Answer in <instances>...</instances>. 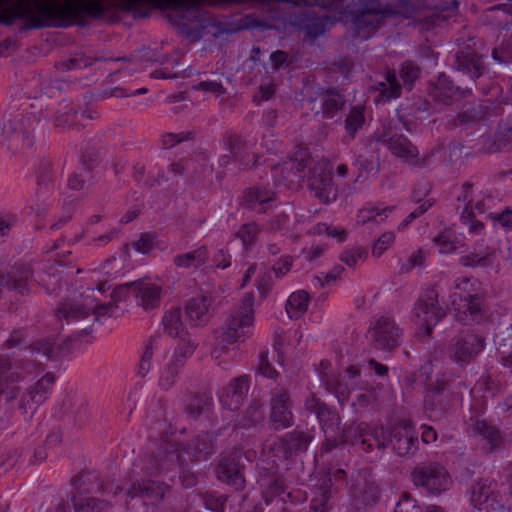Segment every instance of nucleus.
Instances as JSON below:
<instances>
[{"label":"nucleus","instance_id":"obj_1","mask_svg":"<svg viewBox=\"0 0 512 512\" xmlns=\"http://www.w3.org/2000/svg\"><path fill=\"white\" fill-rule=\"evenodd\" d=\"M390 431L383 426L371 427L362 422L339 430L336 435L335 447L340 444L350 443L352 446L364 452H371L375 447L383 452L389 446Z\"/></svg>","mask_w":512,"mask_h":512},{"label":"nucleus","instance_id":"obj_2","mask_svg":"<svg viewBox=\"0 0 512 512\" xmlns=\"http://www.w3.org/2000/svg\"><path fill=\"white\" fill-rule=\"evenodd\" d=\"M254 296L246 293L241 305L234 309L226 318L221 332V342L234 344L245 341L253 333L254 327Z\"/></svg>","mask_w":512,"mask_h":512},{"label":"nucleus","instance_id":"obj_3","mask_svg":"<svg viewBox=\"0 0 512 512\" xmlns=\"http://www.w3.org/2000/svg\"><path fill=\"white\" fill-rule=\"evenodd\" d=\"M185 459L180 447L173 443H162L144 461L142 471L147 476H165L174 480L178 472L182 470Z\"/></svg>","mask_w":512,"mask_h":512},{"label":"nucleus","instance_id":"obj_4","mask_svg":"<svg viewBox=\"0 0 512 512\" xmlns=\"http://www.w3.org/2000/svg\"><path fill=\"white\" fill-rule=\"evenodd\" d=\"M392 10L379 0L362 2L359 8L349 13L354 35L360 39L371 37Z\"/></svg>","mask_w":512,"mask_h":512},{"label":"nucleus","instance_id":"obj_5","mask_svg":"<svg viewBox=\"0 0 512 512\" xmlns=\"http://www.w3.org/2000/svg\"><path fill=\"white\" fill-rule=\"evenodd\" d=\"M451 297L460 320L476 321L481 317L482 305L476 282L466 277L457 279Z\"/></svg>","mask_w":512,"mask_h":512},{"label":"nucleus","instance_id":"obj_6","mask_svg":"<svg viewBox=\"0 0 512 512\" xmlns=\"http://www.w3.org/2000/svg\"><path fill=\"white\" fill-rule=\"evenodd\" d=\"M415 486L432 495H440L449 486V474L439 462H423L415 466L411 472Z\"/></svg>","mask_w":512,"mask_h":512},{"label":"nucleus","instance_id":"obj_7","mask_svg":"<svg viewBox=\"0 0 512 512\" xmlns=\"http://www.w3.org/2000/svg\"><path fill=\"white\" fill-rule=\"evenodd\" d=\"M307 187L312 196L323 204H330L336 200L338 190L334 185L331 168L327 161L319 160L310 166Z\"/></svg>","mask_w":512,"mask_h":512},{"label":"nucleus","instance_id":"obj_8","mask_svg":"<svg viewBox=\"0 0 512 512\" xmlns=\"http://www.w3.org/2000/svg\"><path fill=\"white\" fill-rule=\"evenodd\" d=\"M162 292V286L159 284L140 280L119 286L113 291L112 296L116 300H120L123 295L131 294L137 306L145 311H151L160 306Z\"/></svg>","mask_w":512,"mask_h":512},{"label":"nucleus","instance_id":"obj_9","mask_svg":"<svg viewBox=\"0 0 512 512\" xmlns=\"http://www.w3.org/2000/svg\"><path fill=\"white\" fill-rule=\"evenodd\" d=\"M402 335V328L390 315H382L372 321L368 330L373 346L383 351L396 349L401 344Z\"/></svg>","mask_w":512,"mask_h":512},{"label":"nucleus","instance_id":"obj_10","mask_svg":"<svg viewBox=\"0 0 512 512\" xmlns=\"http://www.w3.org/2000/svg\"><path fill=\"white\" fill-rule=\"evenodd\" d=\"M242 458V451L234 448L230 452L222 455L215 465L217 479L230 486L235 491H242L246 486L244 476L245 465Z\"/></svg>","mask_w":512,"mask_h":512},{"label":"nucleus","instance_id":"obj_11","mask_svg":"<svg viewBox=\"0 0 512 512\" xmlns=\"http://www.w3.org/2000/svg\"><path fill=\"white\" fill-rule=\"evenodd\" d=\"M85 303L67 302L61 304L56 310L59 321L65 320L67 324L75 323L86 319L91 313L99 316L111 315L114 305L111 303L98 304L90 294L84 296Z\"/></svg>","mask_w":512,"mask_h":512},{"label":"nucleus","instance_id":"obj_12","mask_svg":"<svg viewBox=\"0 0 512 512\" xmlns=\"http://www.w3.org/2000/svg\"><path fill=\"white\" fill-rule=\"evenodd\" d=\"M415 321L424 329V335L429 336L435 326L444 316L445 311L438 301V292L435 288L424 290L414 308Z\"/></svg>","mask_w":512,"mask_h":512},{"label":"nucleus","instance_id":"obj_13","mask_svg":"<svg viewBox=\"0 0 512 512\" xmlns=\"http://www.w3.org/2000/svg\"><path fill=\"white\" fill-rule=\"evenodd\" d=\"M305 409L311 413H315L325 434L323 449L326 452H330L335 448V441H337L336 435L340 430L339 416L314 395H311L305 400Z\"/></svg>","mask_w":512,"mask_h":512},{"label":"nucleus","instance_id":"obj_14","mask_svg":"<svg viewBox=\"0 0 512 512\" xmlns=\"http://www.w3.org/2000/svg\"><path fill=\"white\" fill-rule=\"evenodd\" d=\"M351 505L359 512H365L380 499V489L376 481L365 473L359 472L349 488Z\"/></svg>","mask_w":512,"mask_h":512},{"label":"nucleus","instance_id":"obj_15","mask_svg":"<svg viewBox=\"0 0 512 512\" xmlns=\"http://www.w3.org/2000/svg\"><path fill=\"white\" fill-rule=\"evenodd\" d=\"M74 492L72 496H88L97 493H112L116 496L122 491L119 485L114 484L95 470L82 471L72 479Z\"/></svg>","mask_w":512,"mask_h":512},{"label":"nucleus","instance_id":"obj_16","mask_svg":"<svg viewBox=\"0 0 512 512\" xmlns=\"http://www.w3.org/2000/svg\"><path fill=\"white\" fill-rule=\"evenodd\" d=\"M471 503L479 509L490 511L502 510L505 506L497 482L491 478H481L471 488Z\"/></svg>","mask_w":512,"mask_h":512},{"label":"nucleus","instance_id":"obj_17","mask_svg":"<svg viewBox=\"0 0 512 512\" xmlns=\"http://www.w3.org/2000/svg\"><path fill=\"white\" fill-rule=\"evenodd\" d=\"M311 161V156L305 149L296 150L289 159L273 167L276 182L285 186L300 182L303 179L302 172Z\"/></svg>","mask_w":512,"mask_h":512},{"label":"nucleus","instance_id":"obj_18","mask_svg":"<svg viewBox=\"0 0 512 512\" xmlns=\"http://www.w3.org/2000/svg\"><path fill=\"white\" fill-rule=\"evenodd\" d=\"M35 123L34 117H24L17 114L6 120L1 127L3 142L8 141V148L18 146L30 147L33 143L31 131Z\"/></svg>","mask_w":512,"mask_h":512},{"label":"nucleus","instance_id":"obj_19","mask_svg":"<svg viewBox=\"0 0 512 512\" xmlns=\"http://www.w3.org/2000/svg\"><path fill=\"white\" fill-rule=\"evenodd\" d=\"M485 346V340L477 333L462 332L453 339L449 349V357L460 365L471 362Z\"/></svg>","mask_w":512,"mask_h":512},{"label":"nucleus","instance_id":"obj_20","mask_svg":"<svg viewBox=\"0 0 512 512\" xmlns=\"http://www.w3.org/2000/svg\"><path fill=\"white\" fill-rule=\"evenodd\" d=\"M507 256L500 249L490 245L486 240L477 241L472 250L460 257V264L464 267H488L500 265V260L506 261Z\"/></svg>","mask_w":512,"mask_h":512},{"label":"nucleus","instance_id":"obj_21","mask_svg":"<svg viewBox=\"0 0 512 512\" xmlns=\"http://www.w3.org/2000/svg\"><path fill=\"white\" fill-rule=\"evenodd\" d=\"M170 491L168 485L164 482L151 479H142L135 481L127 492L130 502L137 500L143 505L158 504Z\"/></svg>","mask_w":512,"mask_h":512},{"label":"nucleus","instance_id":"obj_22","mask_svg":"<svg viewBox=\"0 0 512 512\" xmlns=\"http://www.w3.org/2000/svg\"><path fill=\"white\" fill-rule=\"evenodd\" d=\"M389 445L396 452L397 455L413 456L418 450V437L414 435L410 421L403 420L400 427H394L390 430Z\"/></svg>","mask_w":512,"mask_h":512},{"label":"nucleus","instance_id":"obj_23","mask_svg":"<svg viewBox=\"0 0 512 512\" xmlns=\"http://www.w3.org/2000/svg\"><path fill=\"white\" fill-rule=\"evenodd\" d=\"M457 200L464 203L462 212L483 213L489 208L488 202L492 200V197L481 185L465 182L457 196Z\"/></svg>","mask_w":512,"mask_h":512},{"label":"nucleus","instance_id":"obj_24","mask_svg":"<svg viewBox=\"0 0 512 512\" xmlns=\"http://www.w3.org/2000/svg\"><path fill=\"white\" fill-rule=\"evenodd\" d=\"M377 141L385 142L388 149L396 157L406 161H414L418 156V149L405 136L393 133L392 127H384L382 132L375 134Z\"/></svg>","mask_w":512,"mask_h":512},{"label":"nucleus","instance_id":"obj_25","mask_svg":"<svg viewBox=\"0 0 512 512\" xmlns=\"http://www.w3.org/2000/svg\"><path fill=\"white\" fill-rule=\"evenodd\" d=\"M311 440L312 436L309 433L295 429L278 438L274 443V449L277 451V456L286 460L293 454L305 452Z\"/></svg>","mask_w":512,"mask_h":512},{"label":"nucleus","instance_id":"obj_26","mask_svg":"<svg viewBox=\"0 0 512 512\" xmlns=\"http://www.w3.org/2000/svg\"><path fill=\"white\" fill-rule=\"evenodd\" d=\"M288 403L289 395L284 389L272 397L270 422L275 430H283L293 425V414Z\"/></svg>","mask_w":512,"mask_h":512},{"label":"nucleus","instance_id":"obj_27","mask_svg":"<svg viewBox=\"0 0 512 512\" xmlns=\"http://www.w3.org/2000/svg\"><path fill=\"white\" fill-rule=\"evenodd\" d=\"M213 300L212 294L206 292L196 295L186 303V317L192 326H201L208 322Z\"/></svg>","mask_w":512,"mask_h":512},{"label":"nucleus","instance_id":"obj_28","mask_svg":"<svg viewBox=\"0 0 512 512\" xmlns=\"http://www.w3.org/2000/svg\"><path fill=\"white\" fill-rule=\"evenodd\" d=\"M215 436L209 432H202L191 439L186 445H178L182 454L185 453L193 462L208 459L213 453Z\"/></svg>","mask_w":512,"mask_h":512},{"label":"nucleus","instance_id":"obj_29","mask_svg":"<svg viewBox=\"0 0 512 512\" xmlns=\"http://www.w3.org/2000/svg\"><path fill=\"white\" fill-rule=\"evenodd\" d=\"M39 369L32 363L12 364L8 356L0 354V383L28 380L25 375L31 374L32 370L38 375Z\"/></svg>","mask_w":512,"mask_h":512},{"label":"nucleus","instance_id":"obj_30","mask_svg":"<svg viewBox=\"0 0 512 512\" xmlns=\"http://www.w3.org/2000/svg\"><path fill=\"white\" fill-rule=\"evenodd\" d=\"M225 144L241 169H250L257 164L258 156L256 153H251V159H246V153L250 151L251 143L231 134L226 138Z\"/></svg>","mask_w":512,"mask_h":512},{"label":"nucleus","instance_id":"obj_31","mask_svg":"<svg viewBox=\"0 0 512 512\" xmlns=\"http://www.w3.org/2000/svg\"><path fill=\"white\" fill-rule=\"evenodd\" d=\"M275 194L272 190L255 186L246 190L242 196L241 204L258 213L266 212V205L272 202Z\"/></svg>","mask_w":512,"mask_h":512},{"label":"nucleus","instance_id":"obj_32","mask_svg":"<svg viewBox=\"0 0 512 512\" xmlns=\"http://www.w3.org/2000/svg\"><path fill=\"white\" fill-rule=\"evenodd\" d=\"M101 61H115V62H122L124 64L130 63L132 61L131 57L128 56H120V57H106V56H98V57H90L86 56L85 54H76L73 57L64 60L59 63L58 68L62 71H69L72 69H82L87 68L91 66L94 62Z\"/></svg>","mask_w":512,"mask_h":512},{"label":"nucleus","instance_id":"obj_33","mask_svg":"<svg viewBox=\"0 0 512 512\" xmlns=\"http://www.w3.org/2000/svg\"><path fill=\"white\" fill-rule=\"evenodd\" d=\"M472 431L486 441L490 452L499 449L503 444L500 430L485 420H476L472 424Z\"/></svg>","mask_w":512,"mask_h":512},{"label":"nucleus","instance_id":"obj_34","mask_svg":"<svg viewBox=\"0 0 512 512\" xmlns=\"http://www.w3.org/2000/svg\"><path fill=\"white\" fill-rule=\"evenodd\" d=\"M208 258V248L205 245H202L195 250L176 255L173 258V263L180 269H197L203 266L207 262Z\"/></svg>","mask_w":512,"mask_h":512},{"label":"nucleus","instance_id":"obj_35","mask_svg":"<svg viewBox=\"0 0 512 512\" xmlns=\"http://www.w3.org/2000/svg\"><path fill=\"white\" fill-rule=\"evenodd\" d=\"M164 332L170 337L186 338L189 337L182 321L181 309L176 307L167 311L162 318Z\"/></svg>","mask_w":512,"mask_h":512},{"label":"nucleus","instance_id":"obj_36","mask_svg":"<svg viewBox=\"0 0 512 512\" xmlns=\"http://www.w3.org/2000/svg\"><path fill=\"white\" fill-rule=\"evenodd\" d=\"M248 386H223L219 398L222 405L229 410H237L242 405Z\"/></svg>","mask_w":512,"mask_h":512},{"label":"nucleus","instance_id":"obj_37","mask_svg":"<svg viewBox=\"0 0 512 512\" xmlns=\"http://www.w3.org/2000/svg\"><path fill=\"white\" fill-rule=\"evenodd\" d=\"M310 296L307 291L293 292L286 302V312L291 319H299L308 309Z\"/></svg>","mask_w":512,"mask_h":512},{"label":"nucleus","instance_id":"obj_38","mask_svg":"<svg viewBox=\"0 0 512 512\" xmlns=\"http://www.w3.org/2000/svg\"><path fill=\"white\" fill-rule=\"evenodd\" d=\"M75 512H103L110 507L107 500L99 499L94 495L72 496Z\"/></svg>","mask_w":512,"mask_h":512},{"label":"nucleus","instance_id":"obj_39","mask_svg":"<svg viewBox=\"0 0 512 512\" xmlns=\"http://www.w3.org/2000/svg\"><path fill=\"white\" fill-rule=\"evenodd\" d=\"M458 92L459 87H455L452 81L444 74L438 77L430 90V94L434 99L443 103H448Z\"/></svg>","mask_w":512,"mask_h":512},{"label":"nucleus","instance_id":"obj_40","mask_svg":"<svg viewBox=\"0 0 512 512\" xmlns=\"http://www.w3.org/2000/svg\"><path fill=\"white\" fill-rule=\"evenodd\" d=\"M373 88L380 92L379 96L383 101H389L392 98H397L401 94V86L398 83L394 72H388L385 77V81L376 83Z\"/></svg>","mask_w":512,"mask_h":512},{"label":"nucleus","instance_id":"obj_41","mask_svg":"<svg viewBox=\"0 0 512 512\" xmlns=\"http://www.w3.org/2000/svg\"><path fill=\"white\" fill-rule=\"evenodd\" d=\"M49 393L48 386H29L26 391L22 394L19 407L24 409L32 410L33 405L41 404Z\"/></svg>","mask_w":512,"mask_h":512},{"label":"nucleus","instance_id":"obj_42","mask_svg":"<svg viewBox=\"0 0 512 512\" xmlns=\"http://www.w3.org/2000/svg\"><path fill=\"white\" fill-rule=\"evenodd\" d=\"M260 484L263 487V495L266 503H269L273 497L279 496L284 492V480L279 475H270L262 478Z\"/></svg>","mask_w":512,"mask_h":512},{"label":"nucleus","instance_id":"obj_43","mask_svg":"<svg viewBox=\"0 0 512 512\" xmlns=\"http://www.w3.org/2000/svg\"><path fill=\"white\" fill-rule=\"evenodd\" d=\"M394 210V206L380 207H365L358 211L356 221L360 225L369 222H377L378 217L383 221L388 217V214Z\"/></svg>","mask_w":512,"mask_h":512},{"label":"nucleus","instance_id":"obj_44","mask_svg":"<svg viewBox=\"0 0 512 512\" xmlns=\"http://www.w3.org/2000/svg\"><path fill=\"white\" fill-rule=\"evenodd\" d=\"M345 105L344 98L335 91H329L323 96V115L326 118H333Z\"/></svg>","mask_w":512,"mask_h":512},{"label":"nucleus","instance_id":"obj_45","mask_svg":"<svg viewBox=\"0 0 512 512\" xmlns=\"http://www.w3.org/2000/svg\"><path fill=\"white\" fill-rule=\"evenodd\" d=\"M314 494L315 497L313 499L312 509L327 512L326 504L331 496V479H323L322 482L315 487Z\"/></svg>","mask_w":512,"mask_h":512},{"label":"nucleus","instance_id":"obj_46","mask_svg":"<svg viewBox=\"0 0 512 512\" xmlns=\"http://www.w3.org/2000/svg\"><path fill=\"white\" fill-rule=\"evenodd\" d=\"M458 69L468 73L473 79L478 78L482 73L480 58L473 55H462L457 57Z\"/></svg>","mask_w":512,"mask_h":512},{"label":"nucleus","instance_id":"obj_47","mask_svg":"<svg viewBox=\"0 0 512 512\" xmlns=\"http://www.w3.org/2000/svg\"><path fill=\"white\" fill-rule=\"evenodd\" d=\"M394 512H422V509L417 505V501L413 499L411 495L404 492L401 494ZM426 512H443V510L440 507L431 506L427 508Z\"/></svg>","mask_w":512,"mask_h":512},{"label":"nucleus","instance_id":"obj_48","mask_svg":"<svg viewBox=\"0 0 512 512\" xmlns=\"http://www.w3.org/2000/svg\"><path fill=\"white\" fill-rule=\"evenodd\" d=\"M324 20H327V17H312L310 14H305L300 24L303 25L307 35L315 38L324 31Z\"/></svg>","mask_w":512,"mask_h":512},{"label":"nucleus","instance_id":"obj_49","mask_svg":"<svg viewBox=\"0 0 512 512\" xmlns=\"http://www.w3.org/2000/svg\"><path fill=\"white\" fill-rule=\"evenodd\" d=\"M55 192V183L53 180L40 178L37 181V189L35 192V200L38 203H48L52 199Z\"/></svg>","mask_w":512,"mask_h":512},{"label":"nucleus","instance_id":"obj_50","mask_svg":"<svg viewBox=\"0 0 512 512\" xmlns=\"http://www.w3.org/2000/svg\"><path fill=\"white\" fill-rule=\"evenodd\" d=\"M197 344L190 338H182L180 339L177 347L173 352V357L177 359L178 362H186V360L192 356Z\"/></svg>","mask_w":512,"mask_h":512},{"label":"nucleus","instance_id":"obj_51","mask_svg":"<svg viewBox=\"0 0 512 512\" xmlns=\"http://www.w3.org/2000/svg\"><path fill=\"white\" fill-rule=\"evenodd\" d=\"M256 378L254 381H258V376H262L263 379L270 380V381H277L278 373L277 371L271 367L270 363L268 362V357L266 352H261L259 354V364L256 368Z\"/></svg>","mask_w":512,"mask_h":512},{"label":"nucleus","instance_id":"obj_52","mask_svg":"<svg viewBox=\"0 0 512 512\" xmlns=\"http://www.w3.org/2000/svg\"><path fill=\"white\" fill-rule=\"evenodd\" d=\"M364 123V113L363 109L360 107H354L350 110L346 122H345V128L347 133L354 137L356 131L362 127Z\"/></svg>","mask_w":512,"mask_h":512},{"label":"nucleus","instance_id":"obj_53","mask_svg":"<svg viewBox=\"0 0 512 512\" xmlns=\"http://www.w3.org/2000/svg\"><path fill=\"white\" fill-rule=\"evenodd\" d=\"M427 258V252L419 248L411 253L406 261L400 262V272L408 273L415 267H421Z\"/></svg>","mask_w":512,"mask_h":512},{"label":"nucleus","instance_id":"obj_54","mask_svg":"<svg viewBox=\"0 0 512 512\" xmlns=\"http://www.w3.org/2000/svg\"><path fill=\"white\" fill-rule=\"evenodd\" d=\"M259 232V226L256 223L251 222L241 226V228L237 232V237L242 241L243 245L247 248L256 241Z\"/></svg>","mask_w":512,"mask_h":512},{"label":"nucleus","instance_id":"obj_55","mask_svg":"<svg viewBox=\"0 0 512 512\" xmlns=\"http://www.w3.org/2000/svg\"><path fill=\"white\" fill-rule=\"evenodd\" d=\"M395 234L393 232H385L378 239L375 240L372 247V255L380 257L384 252L390 248L395 242Z\"/></svg>","mask_w":512,"mask_h":512},{"label":"nucleus","instance_id":"obj_56","mask_svg":"<svg viewBox=\"0 0 512 512\" xmlns=\"http://www.w3.org/2000/svg\"><path fill=\"white\" fill-rule=\"evenodd\" d=\"M434 204V199L427 198L425 199L419 207H417L414 211H412L397 227L398 231H404L412 221L416 218L423 215L428 209H430Z\"/></svg>","mask_w":512,"mask_h":512},{"label":"nucleus","instance_id":"obj_57","mask_svg":"<svg viewBox=\"0 0 512 512\" xmlns=\"http://www.w3.org/2000/svg\"><path fill=\"white\" fill-rule=\"evenodd\" d=\"M419 72V67L412 62H405L402 64L400 77L409 89H411L413 82L418 78Z\"/></svg>","mask_w":512,"mask_h":512},{"label":"nucleus","instance_id":"obj_58","mask_svg":"<svg viewBox=\"0 0 512 512\" xmlns=\"http://www.w3.org/2000/svg\"><path fill=\"white\" fill-rule=\"evenodd\" d=\"M460 221L463 225L467 226L470 233L480 235L483 233L485 226L481 221L474 219V213L462 212L460 215Z\"/></svg>","mask_w":512,"mask_h":512},{"label":"nucleus","instance_id":"obj_59","mask_svg":"<svg viewBox=\"0 0 512 512\" xmlns=\"http://www.w3.org/2000/svg\"><path fill=\"white\" fill-rule=\"evenodd\" d=\"M204 500L207 509L213 512H224V505L227 501V497L225 495L207 493L204 496Z\"/></svg>","mask_w":512,"mask_h":512},{"label":"nucleus","instance_id":"obj_60","mask_svg":"<svg viewBox=\"0 0 512 512\" xmlns=\"http://www.w3.org/2000/svg\"><path fill=\"white\" fill-rule=\"evenodd\" d=\"M211 405V399L208 397H195L188 404V411L194 416L197 417L202 414L204 411L208 410Z\"/></svg>","mask_w":512,"mask_h":512},{"label":"nucleus","instance_id":"obj_61","mask_svg":"<svg viewBox=\"0 0 512 512\" xmlns=\"http://www.w3.org/2000/svg\"><path fill=\"white\" fill-rule=\"evenodd\" d=\"M154 247V235L144 233L140 236V238L133 243V248L142 253H149Z\"/></svg>","mask_w":512,"mask_h":512},{"label":"nucleus","instance_id":"obj_62","mask_svg":"<svg viewBox=\"0 0 512 512\" xmlns=\"http://www.w3.org/2000/svg\"><path fill=\"white\" fill-rule=\"evenodd\" d=\"M491 219L497 222L504 230L512 231V209L506 208L501 213H493Z\"/></svg>","mask_w":512,"mask_h":512},{"label":"nucleus","instance_id":"obj_63","mask_svg":"<svg viewBox=\"0 0 512 512\" xmlns=\"http://www.w3.org/2000/svg\"><path fill=\"white\" fill-rule=\"evenodd\" d=\"M257 289L261 297H265L273 286V278L270 272H262L257 279Z\"/></svg>","mask_w":512,"mask_h":512},{"label":"nucleus","instance_id":"obj_64","mask_svg":"<svg viewBox=\"0 0 512 512\" xmlns=\"http://www.w3.org/2000/svg\"><path fill=\"white\" fill-rule=\"evenodd\" d=\"M498 142L507 149H512V127L501 124L497 133Z\"/></svg>","mask_w":512,"mask_h":512}]
</instances>
